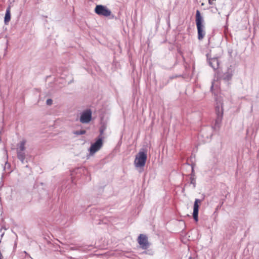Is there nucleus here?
I'll list each match as a JSON object with an SVG mask.
<instances>
[{
    "instance_id": "obj_23",
    "label": "nucleus",
    "mask_w": 259,
    "mask_h": 259,
    "mask_svg": "<svg viewBox=\"0 0 259 259\" xmlns=\"http://www.w3.org/2000/svg\"><path fill=\"white\" fill-rule=\"evenodd\" d=\"M23 253H24L25 254V256L24 257H26V255H27L28 254V253L26 251H24L23 252Z\"/></svg>"
},
{
    "instance_id": "obj_18",
    "label": "nucleus",
    "mask_w": 259,
    "mask_h": 259,
    "mask_svg": "<svg viewBox=\"0 0 259 259\" xmlns=\"http://www.w3.org/2000/svg\"><path fill=\"white\" fill-rule=\"evenodd\" d=\"M52 102H53V101H52V99H48L47 100V102H46L47 104L48 105H52Z\"/></svg>"
},
{
    "instance_id": "obj_13",
    "label": "nucleus",
    "mask_w": 259,
    "mask_h": 259,
    "mask_svg": "<svg viewBox=\"0 0 259 259\" xmlns=\"http://www.w3.org/2000/svg\"><path fill=\"white\" fill-rule=\"evenodd\" d=\"M11 19V14H10V8L9 7L7 8L6 10V13L5 17V22L6 23L7 22H9Z\"/></svg>"
},
{
    "instance_id": "obj_3",
    "label": "nucleus",
    "mask_w": 259,
    "mask_h": 259,
    "mask_svg": "<svg viewBox=\"0 0 259 259\" xmlns=\"http://www.w3.org/2000/svg\"><path fill=\"white\" fill-rule=\"evenodd\" d=\"M215 112L217 117L215 120V124L211 127V128H214V130H217L220 126L223 116V109L222 104H221L220 106H217L215 107Z\"/></svg>"
},
{
    "instance_id": "obj_4",
    "label": "nucleus",
    "mask_w": 259,
    "mask_h": 259,
    "mask_svg": "<svg viewBox=\"0 0 259 259\" xmlns=\"http://www.w3.org/2000/svg\"><path fill=\"white\" fill-rule=\"evenodd\" d=\"M92 117V112L91 109H88L80 113L79 121L82 123H88Z\"/></svg>"
},
{
    "instance_id": "obj_10",
    "label": "nucleus",
    "mask_w": 259,
    "mask_h": 259,
    "mask_svg": "<svg viewBox=\"0 0 259 259\" xmlns=\"http://www.w3.org/2000/svg\"><path fill=\"white\" fill-rule=\"evenodd\" d=\"M18 158L21 161L22 163H24L25 159V153L24 151H17Z\"/></svg>"
},
{
    "instance_id": "obj_14",
    "label": "nucleus",
    "mask_w": 259,
    "mask_h": 259,
    "mask_svg": "<svg viewBox=\"0 0 259 259\" xmlns=\"http://www.w3.org/2000/svg\"><path fill=\"white\" fill-rule=\"evenodd\" d=\"M106 129V127L105 125H102L101 126L99 129L100 135L98 138H102V140H103L104 137L103 135Z\"/></svg>"
},
{
    "instance_id": "obj_1",
    "label": "nucleus",
    "mask_w": 259,
    "mask_h": 259,
    "mask_svg": "<svg viewBox=\"0 0 259 259\" xmlns=\"http://www.w3.org/2000/svg\"><path fill=\"white\" fill-rule=\"evenodd\" d=\"M195 21L198 31V39L201 40L204 38L205 35V31L204 30V19L198 10L196 12Z\"/></svg>"
},
{
    "instance_id": "obj_9",
    "label": "nucleus",
    "mask_w": 259,
    "mask_h": 259,
    "mask_svg": "<svg viewBox=\"0 0 259 259\" xmlns=\"http://www.w3.org/2000/svg\"><path fill=\"white\" fill-rule=\"evenodd\" d=\"M209 65L214 69L216 70L219 68V61L218 58H213L209 59L208 60Z\"/></svg>"
},
{
    "instance_id": "obj_19",
    "label": "nucleus",
    "mask_w": 259,
    "mask_h": 259,
    "mask_svg": "<svg viewBox=\"0 0 259 259\" xmlns=\"http://www.w3.org/2000/svg\"><path fill=\"white\" fill-rule=\"evenodd\" d=\"M191 183L193 185V187L195 188V185H196V182H195V180L194 179L192 178H191Z\"/></svg>"
},
{
    "instance_id": "obj_6",
    "label": "nucleus",
    "mask_w": 259,
    "mask_h": 259,
    "mask_svg": "<svg viewBox=\"0 0 259 259\" xmlns=\"http://www.w3.org/2000/svg\"><path fill=\"white\" fill-rule=\"evenodd\" d=\"M95 12L98 15L104 17H108L111 14V11L103 5H97L95 8Z\"/></svg>"
},
{
    "instance_id": "obj_15",
    "label": "nucleus",
    "mask_w": 259,
    "mask_h": 259,
    "mask_svg": "<svg viewBox=\"0 0 259 259\" xmlns=\"http://www.w3.org/2000/svg\"><path fill=\"white\" fill-rule=\"evenodd\" d=\"M86 133V131L84 130H79V131H76L73 132V134L74 135H84Z\"/></svg>"
},
{
    "instance_id": "obj_24",
    "label": "nucleus",
    "mask_w": 259,
    "mask_h": 259,
    "mask_svg": "<svg viewBox=\"0 0 259 259\" xmlns=\"http://www.w3.org/2000/svg\"><path fill=\"white\" fill-rule=\"evenodd\" d=\"M7 47L5 49V51H7Z\"/></svg>"
},
{
    "instance_id": "obj_25",
    "label": "nucleus",
    "mask_w": 259,
    "mask_h": 259,
    "mask_svg": "<svg viewBox=\"0 0 259 259\" xmlns=\"http://www.w3.org/2000/svg\"><path fill=\"white\" fill-rule=\"evenodd\" d=\"M189 259H191V257H190Z\"/></svg>"
},
{
    "instance_id": "obj_11",
    "label": "nucleus",
    "mask_w": 259,
    "mask_h": 259,
    "mask_svg": "<svg viewBox=\"0 0 259 259\" xmlns=\"http://www.w3.org/2000/svg\"><path fill=\"white\" fill-rule=\"evenodd\" d=\"M233 74L232 70H228L226 72H225L223 76V79L225 81H229L230 80L232 77Z\"/></svg>"
},
{
    "instance_id": "obj_17",
    "label": "nucleus",
    "mask_w": 259,
    "mask_h": 259,
    "mask_svg": "<svg viewBox=\"0 0 259 259\" xmlns=\"http://www.w3.org/2000/svg\"><path fill=\"white\" fill-rule=\"evenodd\" d=\"M215 0H208V4L212 6H215Z\"/></svg>"
},
{
    "instance_id": "obj_12",
    "label": "nucleus",
    "mask_w": 259,
    "mask_h": 259,
    "mask_svg": "<svg viewBox=\"0 0 259 259\" xmlns=\"http://www.w3.org/2000/svg\"><path fill=\"white\" fill-rule=\"evenodd\" d=\"M26 143V141L25 140H23L21 141L18 145L17 148V151H25V144Z\"/></svg>"
},
{
    "instance_id": "obj_2",
    "label": "nucleus",
    "mask_w": 259,
    "mask_h": 259,
    "mask_svg": "<svg viewBox=\"0 0 259 259\" xmlns=\"http://www.w3.org/2000/svg\"><path fill=\"white\" fill-rule=\"evenodd\" d=\"M147 158V150L144 148L140 149L136 155L134 164L136 167H141L145 166Z\"/></svg>"
},
{
    "instance_id": "obj_21",
    "label": "nucleus",
    "mask_w": 259,
    "mask_h": 259,
    "mask_svg": "<svg viewBox=\"0 0 259 259\" xmlns=\"http://www.w3.org/2000/svg\"><path fill=\"white\" fill-rule=\"evenodd\" d=\"M213 87H214V84H213V82H212V84H211V87H210V90H211V91H212Z\"/></svg>"
},
{
    "instance_id": "obj_7",
    "label": "nucleus",
    "mask_w": 259,
    "mask_h": 259,
    "mask_svg": "<svg viewBox=\"0 0 259 259\" xmlns=\"http://www.w3.org/2000/svg\"><path fill=\"white\" fill-rule=\"evenodd\" d=\"M138 242L143 249H147L150 246L147 236L143 234H140L138 238Z\"/></svg>"
},
{
    "instance_id": "obj_20",
    "label": "nucleus",
    "mask_w": 259,
    "mask_h": 259,
    "mask_svg": "<svg viewBox=\"0 0 259 259\" xmlns=\"http://www.w3.org/2000/svg\"><path fill=\"white\" fill-rule=\"evenodd\" d=\"M10 165L8 162H6L5 166L4 167V170H5L7 168H10Z\"/></svg>"
},
{
    "instance_id": "obj_16",
    "label": "nucleus",
    "mask_w": 259,
    "mask_h": 259,
    "mask_svg": "<svg viewBox=\"0 0 259 259\" xmlns=\"http://www.w3.org/2000/svg\"><path fill=\"white\" fill-rule=\"evenodd\" d=\"M209 9L210 10V11L212 13H216L218 12V9H217V8L215 6H211V7H210L209 8Z\"/></svg>"
},
{
    "instance_id": "obj_22",
    "label": "nucleus",
    "mask_w": 259,
    "mask_h": 259,
    "mask_svg": "<svg viewBox=\"0 0 259 259\" xmlns=\"http://www.w3.org/2000/svg\"><path fill=\"white\" fill-rule=\"evenodd\" d=\"M26 256H27L31 259H33L32 257L28 253L27 255H26Z\"/></svg>"
},
{
    "instance_id": "obj_5",
    "label": "nucleus",
    "mask_w": 259,
    "mask_h": 259,
    "mask_svg": "<svg viewBox=\"0 0 259 259\" xmlns=\"http://www.w3.org/2000/svg\"><path fill=\"white\" fill-rule=\"evenodd\" d=\"M103 140L102 138H98L95 143L92 144L89 149L91 155L94 154L98 151L103 146Z\"/></svg>"
},
{
    "instance_id": "obj_8",
    "label": "nucleus",
    "mask_w": 259,
    "mask_h": 259,
    "mask_svg": "<svg viewBox=\"0 0 259 259\" xmlns=\"http://www.w3.org/2000/svg\"><path fill=\"white\" fill-rule=\"evenodd\" d=\"M201 200L196 199L194 204L193 217L194 220L197 222L198 220L199 203H201Z\"/></svg>"
}]
</instances>
